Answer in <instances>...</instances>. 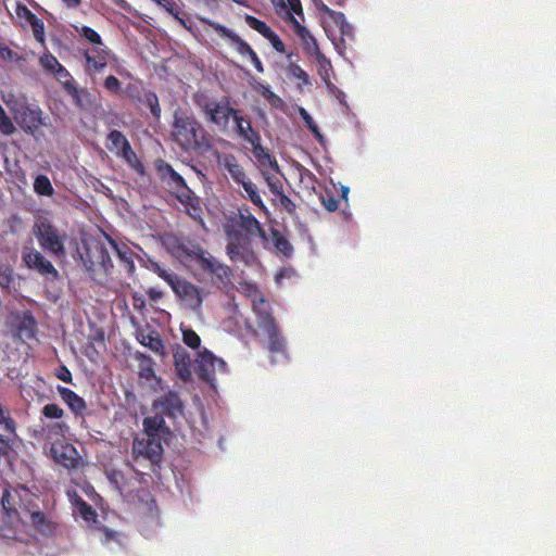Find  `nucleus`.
Returning <instances> with one entry per match:
<instances>
[{
    "mask_svg": "<svg viewBox=\"0 0 556 556\" xmlns=\"http://www.w3.org/2000/svg\"><path fill=\"white\" fill-rule=\"evenodd\" d=\"M174 293L184 302L185 306L197 312L201 308L204 292L191 282L180 279L173 289Z\"/></svg>",
    "mask_w": 556,
    "mask_h": 556,
    "instance_id": "13",
    "label": "nucleus"
},
{
    "mask_svg": "<svg viewBox=\"0 0 556 556\" xmlns=\"http://www.w3.org/2000/svg\"><path fill=\"white\" fill-rule=\"evenodd\" d=\"M161 279H163L170 288L174 289V286L178 283V281L181 279L176 274H174L172 270L167 268H163L161 274L159 275Z\"/></svg>",
    "mask_w": 556,
    "mask_h": 556,
    "instance_id": "49",
    "label": "nucleus"
},
{
    "mask_svg": "<svg viewBox=\"0 0 556 556\" xmlns=\"http://www.w3.org/2000/svg\"><path fill=\"white\" fill-rule=\"evenodd\" d=\"M137 340L139 343L153 353L164 356L165 355V346L163 341L161 340L159 333L155 330L150 329H140L137 331Z\"/></svg>",
    "mask_w": 556,
    "mask_h": 556,
    "instance_id": "27",
    "label": "nucleus"
},
{
    "mask_svg": "<svg viewBox=\"0 0 556 556\" xmlns=\"http://www.w3.org/2000/svg\"><path fill=\"white\" fill-rule=\"evenodd\" d=\"M299 113L301 115V117L303 118V121L305 122L306 126L317 136H320L319 131H318V127L317 125L315 124L313 117L308 114V112L303 109V108H300L299 109Z\"/></svg>",
    "mask_w": 556,
    "mask_h": 556,
    "instance_id": "53",
    "label": "nucleus"
},
{
    "mask_svg": "<svg viewBox=\"0 0 556 556\" xmlns=\"http://www.w3.org/2000/svg\"><path fill=\"white\" fill-rule=\"evenodd\" d=\"M175 369L177 376L184 380L188 381L191 378V366H190V357L186 353L185 350L178 349L174 354Z\"/></svg>",
    "mask_w": 556,
    "mask_h": 556,
    "instance_id": "29",
    "label": "nucleus"
},
{
    "mask_svg": "<svg viewBox=\"0 0 556 556\" xmlns=\"http://www.w3.org/2000/svg\"><path fill=\"white\" fill-rule=\"evenodd\" d=\"M146 102L149 105L152 115L154 117L159 118L160 114H161V108H160V104H159L157 97L155 94H153V93H149L146 97Z\"/></svg>",
    "mask_w": 556,
    "mask_h": 556,
    "instance_id": "52",
    "label": "nucleus"
},
{
    "mask_svg": "<svg viewBox=\"0 0 556 556\" xmlns=\"http://www.w3.org/2000/svg\"><path fill=\"white\" fill-rule=\"evenodd\" d=\"M195 371L199 378L215 389L216 375L225 374L227 371V365L224 359L215 356L207 349H203L197 354Z\"/></svg>",
    "mask_w": 556,
    "mask_h": 556,
    "instance_id": "8",
    "label": "nucleus"
},
{
    "mask_svg": "<svg viewBox=\"0 0 556 556\" xmlns=\"http://www.w3.org/2000/svg\"><path fill=\"white\" fill-rule=\"evenodd\" d=\"M239 291L252 302L253 309L258 317V324L268 338L267 348L271 354L273 363L285 361L287 358L285 342L278 334L264 296L261 294L256 286L250 282L240 283Z\"/></svg>",
    "mask_w": 556,
    "mask_h": 556,
    "instance_id": "1",
    "label": "nucleus"
},
{
    "mask_svg": "<svg viewBox=\"0 0 556 556\" xmlns=\"http://www.w3.org/2000/svg\"><path fill=\"white\" fill-rule=\"evenodd\" d=\"M264 177H265L268 188L270 189V191L274 194L280 195L281 193H283L281 182L277 176L267 175L264 173Z\"/></svg>",
    "mask_w": 556,
    "mask_h": 556,
    "instance_id": "48",
    "label": "nucleus"
},
{
    "mask_svg": "<svg viewBox=\"0 0 556 556\" xmlns=\"http://www.w3.org/2000/svg\"><path fill=\"white\" fill-rule=\"evenodd\" d=\"M56 376L60 380L66 383L72 382V374L65 366L59 368Z\"/></svg>",
    "mask_w": 556,
    "mask_h": 556,
    "instance_id": "61",
    "label": "nucleus"
},
{
    "mask_svg": "<svg viewBox=\"0 0 556 556\" xmlns=\"http://www.w3.org/2000/svg\"><path fill=\"white\" fill-rule=\"evenodd\" d=\"M83 54L86 61L85 71L88 74L102 72L113 58L112 52L104 43L91 46L90 48L85 49Z\"/></svg>",
    "mask_w": 556,
    "mask_h": 556,
    "instance_id": "11",
    "label": "nucleus"
},
{
    "mask_svg": "<svg viewBox=\"0 0 556 556\" xmlns=\"http://www.w3.org/2000/svg\"><path fill=\"white\" fill-rule=\"evenodd\" d=\"M324 11L327 13L329 18L336 24V26L339 28L341 38H340V45L337 43V49L342 54L343 53V43H344V37L352 38L354 35V28L353 26L348 22L345 15L342 12H338L334 10L329 9L328 7L324 8Z\"/></svg>",
    "mask_w": 556,
    "mask_h": 556,
    "instance_id": "24",
    "label": "nucleus"
},
{
    "mask_svg": "<svg viewBox=\"0 0 556 556\" xmlns=\"http://www.w3.org/2000/svg\"><path fill=\"white\" fill-rule=\"evenodd\" d=\"M244 21L249 27L256 30L258 34H261L264 38H267L270 33H273V29L267 26L264 22L257 20L256 17L245 14Z\"/></svg>",
    "mask_w": 556,
    "mask_h": 556,
    "instance_id": "38",
    "label": "nucleus"
},
{
    "mask_svg": "<svg viewBox=\"0 0 556 556\" xmlns=\"http://www.w3.org/2000/svg\"><path fill=\"white\" fill-rule=\"evenodd\" d=\"M227 247L229 260L237 266H252L256 263V256L251 248V240L232 227H226Z\"/></svg>",
    "mask_w": 556,
    "mask_h": 556,
    "instance_id": "5",
    "label": "nucleus"
},
{
    "mask_svg": "<svg viewBox=\"0 0 556 556\" xmlns=\"http://www.w3.org/2000/svg\"><path fill=\"white\" fill-rule=\"evenodd\" d=\"M104 88L113 93H116L121 89V83L115 76H108L103 81Z\"/></svg>",
    "mask_w": 556,
    "mask_h": 556,
    "instance_id": "57",
    "label": "nucleus"
},
{
    "mask_svg": "<svg viewBox=\"0 0 556 556\" xmlns=\"http://www.w3.org/2000/svg\"><path fill=\"white\" fill-rule=\"evenodd\" d=\"M290 24L292 25L293 31L301 40V45L305 53L329 65V60L320 52L317 41L309 30L301 25L294 16L290 17Z\"/></svg>",
    "mask_w": 556,
    "mask_h": 556,
    "instance_id": "14",
    "label": "nucleus"
},
{
    "mask_svg": "<svg viewBox=\"0 0 556 556\" xmlns=\"http://www.w3.org/2000/svg\"><path fill=\"white\" fill-rule=\"evenodd\" d=\"M197 104L201 112L204 114L207 122L216 125L220 129H226L229 119L233 118V115L238 110L230 106L228 98L222 100H211L204 96L197 98Z\"/></svg>",
    "mask_w": 556,
    "mask_h": 556,
    "instance_id": "6",
    "label": "nucleus"
},
{
    "mask_svg": "<svg viewBox=\"0 0 556 556\" xmlns=\"http://www.w3.org/2000/svg\"><path fill=\"white\" fill-rule=\"evenodd\" d=\"M34 189L38 194L41 195H51L53 193L52 185L49 178L45 175H39L36 177Z\"/></svg>",
    "mask_w": 556,
    "mask_h": 556,
    "instance_id": "40",
    "label": "nucleus"
},
{
    "mask_svg": "<svg viewBox=\"0 0 556 556\" xmlns=\"http://www.w3.org/2000/svg\"><path fill=\"white\" fill-rule=\"evenodd\" d=\"M24 514L28 522L34 526L41 534L50 535L54 531L53 523L40 511L38 507L28 505L24 507Z\"/></svg>",
    "mask_w": 556,
    "mask_h": 556,
    "instance_id": "22",
    "label": "nucleus"
},
{
    "mask_svg": "<svg viewBox=\"0 0 556 556\" xmlns=\"http://www.w3.org/2000/svg\"><path fill=\"white\" fill-rule=\"evenodd\" d=\"M23 261L28 268L35 269L41 275L58 276V270L39 251L33 248H26L23 251Z\"/></svg>",
    "mask_w": 556,
    "mask_h": 556,
    "instance_id": "15",
    "label": "nucleus"
},
{
    "mask_svg": "<svg viewBox=\"0 0 556 556\" xmlns=\"http://www.w3.org/2000/svg\"><path fill=\"white\" fill-rule=\"evenodd\" d=\"M257 92L263 97L265 98L266 100L271 97V93H274L271 91V89L268 87V86H265V85H258L257 88H256Z\"/></svg>",
    "mask_w": 556,
    "mask_h": 556,
    "instance_id": "64",
    "label": "nucleus"
},
{
    "mask_svg": "<svg viewBox=\"0 0 556 556\" xmlns=\"http://www.w3.org/2000/svg\"><path fill=\"white\" fill-rule=\"evenodd\" d=\"M68 426L63 421L48 424L41 428V437L47 444H59L62 439L68 434Z\"/></svg>",
    "mask_w": 556,
    "mask_h": 556,
    "instance_id": "26",
    "label": "nucleus"
},
{
    "mask_svg": "<svg viewBox=\"0 0 556 556\" xmlns=\"http://www.w3.org/2000/svg\"><path fill=\"white\" fill-rule=\"evenodd\" d=\"M262 138L261 136L257 138V140L254 142V141H251L249 144H251L252 147V152H253V155L254 157L260 161L261 159H263L266 153H268V151L262 147Z\"/></svg>",
    "mask_w": 556,
    "mask_h": 556,
    "instance_id": "54",
    "label": "nucleus"
},
{
    "mask_svg": "<svg viewBox=\"0 0 556 556\" xmlns=\"http://www.w3.org/2000/svg\"><path fill=\"white\" fill-rule=\"evenodd\" d=\"M278 197H279L280 205L289 213H292L295 208V204L283 193H281Z\"/></svg>",
    "mask_w": 556,
    "mask_h": 556,
    "instance_id": "60",
    "label": "nucleus"
},
{
    "mask_svg": "<svg viewBox=\"0 0 556 556\" xmlns=\"http://www.w3.org/2000/svg\"><path fill=\"white\" fill-rule=\"evenodd\" d=\"M24 514L28 522L34 526L41 534L50 535L54 531L53 523L40 511L38 507L28 505L24 507Z\"/></svg>",
    "mask_w": 556,
    "mask_h": 556,
    "instance_id": "23",
    "label": "nucleus"
},
{
    "mask_svg": "<svg viewBox=\"0 0 556 556\" xmlns=\"http://www.w3.org/2000/svg\"><path fill=\"white\" fill-rule=\"evenodd\" d=\"M153 409L157 414L176 418L182 414V402L176 392L169 391L153 402Z\"/></svg>",
    "mask_w": 556,
    "mask_h": 556,
    "instance_id": "16",
    "label": "nucleus"
},
{
    "mask_svg": "<svg viewBox=\"0 0 556 556\" xmlns=\"http://www.w3.org/2000/svg\"><path fill=\"white\" fill-rule=\"evenodd\" d=\"M159 169L163 177L169 178L170 181H173L176 186H185L184 178L178 173H176L170 165L162 164L160 165Z\"/></svg>",
    "mask_w": 556,
    "mask_h": 556,
    "instance_id": "44",
    "label": "nucleus"
},
{
    "mask_svg": "<svg viewBox=\"0 0 556 556\" xmlns=\"http://www.w3.org/2000/svg\"><path fill=\"white\" fill-rule=\"evenodd\" d=\"M42 415L50 419H61L64 412L56 404H47L42 408Z\"/></svg>",
    "mask_w": 556,
    "mask_h": 556,
    "instance_id": "47",
    "label": "nucleus"
},
{
    "mask_svg": "<svg viewBox=\"0 0 556 556\" xmlns=\"http://www.w3.org/2000/svg\"><path fill=\"white\" fill-rule=\"evenodd\" d=\"M2 101L5 103V105L9 108V110L13 113L14 116L18 114V112H21V110L27 103V100L23 94L15 96L13 93H4L2 96Z\"/></svg>",
    "mask_w": 556,
    "mask_h": 556,
    "instance_id": "36",
    "label": "nucleus"
},
{
    "mask_svg": "<svg viewBox=\"0 0 556 556\" xmlns=\"http://www.w3.org/2000/svg\"><path fill=\"white\" fill-rule=\"evenodd\" d=\"M203 21L214 28L220 37L228 39L230 43L235 46L237 52L242 56H249L254 51L250 45L240 38L233 30L213 21Z\"/></svg>",
    "mask_w": 556,
    "mask_h": 556,
    "instance_id": "18",
    "label": "nucleus"
},
{
    "mask_svg": "<svg viewBox=\"0 0 556 556\" xmlns=\"http://www.w3.org/2000/svg\"><path fill=\"white\" fill-rule=\"evenodd\" d=\"M240 186H242L243 190L245 191L249 200L255 204L256 206H258L261 210L263 211H266V206L258 193V190L256 188V186L248 178H244L243 179V182H240L239 184Z\"/></svg>",
    "mask_w": 556,
    "mask_h": 556,
    "instance_id": "34",
    "label": "nucleus"
},
{
    "mask_svg": "<svg viewBox=\"0 0 556 556\" xmlns=\"http://www.w3.org/2000/svg\"><path fill=\"white\" fill-rule=\"evenodd\" d=\"M266 39L270 42V45L273 46V48L276 51H278V52L285 51V43L274 31L270 33Z\"/></svg>",
    "mask_w": 556,
    "mask_h": 556,
    "instance_id": "58",
    "label": "nucleus"
},
{
    "mask_svg": "<svg viewBox=\"0 0 556 556\" xmlns=\"http://www.w3.org/2000/svg\"><path fill=\"white\" fill-rule=\"evenodd\" d=\"M110 243L119 257L121 262L124 264L126 271L132 274L135 270V263L131 249L127 244H119L113 240H110Z\"/></svg>",
    "mask_w": 556,
    "mask_h": 556,
    "instance_id": "31",
    "label": "nucleus"
},
{
    "mask_svg": "<svg viewBox=\"0 0 556 556\" xmlns=\"http://www.w3.org/2000/svg\"><path fill=\"white\" fill-rule=\"evenodd\" d=\"M31 26H33L34 37L36 38V40L39 41V42H43L45 41V26H43V23L41 21H39L38 18L33 16Z\"/></svg>",
    "mask_w": 556,
    "mask_h": 556,
    "instance_id": "50",
    "label": "nucleus"
},
{
    "mask_svg": "<svg viewBox=\"0 0 556 556\" xmlns=\"http://www.w3.org/2000/svg\"><path fill=\"white\" fill-rule=\"evenodd\" d=\"M286 9H289L287 11L289 21L290 17L293 16V14L303 15V10L300 0H286Z\"/></svg>",
    "mask_w": 556,
    "mask_h": 556,
    "instance_id": "51",
    "label": "nucleus"
},
{
    "mask_svg": "<svg viewBox=\"0 0 556 556\" xmlns=\"http://www.w3.org/2000/svg\"><path fill=\"white\" fill-rule=\"evenodd\" d=\"M42 111L38 105L26 103L24 108L14 116L25 131L33 134L42 122Z\"/></svg>",
    "mask_w": 556,
    "mask_h": 556,
    "instance_id": "17",
    "label": "nucleus"
},
{
    "mask_svg": "<svg viewBox=\"0 0 556 556\" xmlns=\"http://www.w3.org/2000/svg\"><path fill=\"white\" fill-rule=\"evenodd\" d=\"M12 281V269L9 266H0V286L7 288Z\"/></svg>",
    "mask_w": 556,
    "mask_h": 556,
    "instance_id": "55",
    "label": "nucleus"
},
{
    "mask_svg": "<svg viewBox=\"0 0 556 556\" xmlns=\"http://www.w3.org/2000/svg\"><path fill=\"white\" fill-rule=\"evenodd\" d=\"M273 237H274V244H275L276 249L286 256L291 255L293 249H292L291 244L289 243V241L277 231H275L273 233Z\"/></svg>",
    "mask_w": 556,
    "mask_h": 556,
    "instance_id": "43",
    "label": "nucleus"
},
{
    "mask_svg": "<svg viewBox=\"0 0 556 556\" xmlns=\"http://www.w3.org/2000/svg\"><path fill=\"white\" fill-rule=\"evenodd\" d=\"M174 253L177 257L190 256L198 258L201 267L204 270L210 271L220 283H227L230 281V268L227 265L220 263L210 253L204 252L199 245L180 242L177 247V251Z\"/></svg>",
    "mask_w": 556,
    "mask_h": 556,
    "instance_id": "4",
    "label": "nucleus"
},
{
    "mask_svg": "<svg viewBox=\"0 0 556 556\" xmlns=\"http://www.w3.org/2000/svg\"><path fill=\"white\" fill-rule=\"evenodd\" d=\"M76 31L80 37H84L91 46H98L103 43L100 35L88 26H76Z\"/></svg>",
    "mask_w": 556,
    "mask_h": 556,
    "instance_id": "41",
    "label": "nucleus"
},
{
    "mask_svg": "<svg viewBox=\"0 0 556 556\" xmlns=\"http://www.w3.org/2000/svg\"><path fill=\"white\" fill-rule=\"evenodd\" d=\"M226 227H232L233 229L240 228L244 231L243 237L253 239L260 237L266 240L265 232L261 227L260 222L251 214L248 208H240L238 214L226 225Z\"/></svg>",
    "mask_w": 556,
    "mask_h": 556,
    "instance_id": "10",
    "label": "nucleus"
},
{
    "mask_svg": "<svg viewBox=\"0 0 556 556\" xmlns=\"http://www.w3.org/2000/svg\"><path fill=\"white\" fill-rule=\"evenodd\" d=\"M217 165L220 169L227 170L229 176L236 184L243 182L247 175L242 166L238 163L237 159L232 154L218 153L216 156Z\"/></svg>",
    "mask_w": 556,
    "mask_h": 556,
    "instance_id": "21",
    "label": "nucleus"
},
{
    "mask_svg": "<svg viewBox=\"0 0 556 556\" xmlns=\"http://www.w3.org/2000/svg\"><path fill=\"white\" fill-rule=\"evenodd\" d=\"M59 393L64 402L67 403L70 408L75 413H81L86 408L85 401L78 396L74 391L67 388H59Z\"/></svg>",
    "mask_w": 556,
    "mask_h": 556,
    "instance_id": "32",
    "label": "nucleus"
},
{
    "mask_svg": "<svg viewBox=\"0 0 556 556\" xmlns=\"http://www.w3.org/2000/svg\"><path fill=\"white\" fill-rule=\"evenodd\" d=\"M0 427L12 438H16L15 422L9 412L0 404Z\"/></svg>",
    "mask_w": 556,
    "mask_h": 556,
    "instance_id": "39",
    "label": "nucleus"
},
{
    "mask_svg": "<svg viewBox=\"0 0 556 556\" xmlns=\"http://www.w3.org/2000/svg\"><path fill=\"white\" fill-rule=\"evenodd\" d=\"M21 497L17 490L5 488L1 495V505L7 514L16 513V498Z\"/></svg>",
    "mask_w": 556,
    "mask_h": 556,
    "instance_id": "33",
    "label": "nucleus"
},
{
    "mask_svg": "<svg viewBox=\"0 0 556 556\" xmlns=\"http://www.w3.org/2000/svg\"><path fill=\"white\" fill-rule=\"evenodd\" d=\"M53 76L63 86V88L76 100L77 104H79L80 103V100H79L80 91L75 86L74 79H73L71 73L64 66H61L53 74ZM81 92H84V90H81Z\"/></svg>",
    "mask_w": 556,
    "mask_h": 556,
    "instance_id": "30",
    "label": "nucleus"
},
{
    "mask_svg": "<svg viewBox=\"0 0 556 556\" xmlns=\"http://www.w3.org/2000/svg\"><path fill=\"white\" fill-rule=\"evenodd\" d=\"M14 130H15V127H14L13 123L11 122V119L8 117L7 113L0 105V131L3 135H11L14 132Z\"/></svg>",
    "mask_w": 556,
    "mask_h": 556,
    "instance_id": "46",
    "label": "nucleus"
},
{
    "mask_svg": "<svg viewBox=\"0 0 556 556\" xmlns=\"http://www.w3.org/2000/svg\"><path fill=\"white\" fill-rule=\"evenodd\" d=\"M155 416L147 417L143 420L144 434L147 437L160 438L166 433L164 417L162 414L155 413Z\"/></svg>",
    "mask_w": 556,
    "mask_h": 556,
    "instance_id": "28",
    "label": "nucleus"
},
{
    "mask_svg": "<svg viewBox=\"0 0 556 556\" xmlns=\"http://www.w3.org/2000/svg\"><path fill=\"white\" fill-rule=\"evenodd\" d=\"M288 73L293 78L301 80L305 85H309V83H311L307 73L302 67H300L298 64L291 63L288 66Z\"/></svg>",
    "mask_w": 556,
    "mask_h": 556,
    "instance_id": "45",
    "label": "nucleus"
},
{
    "mask_svg": "<svg viewBox=\"0 0 556 556\" xmlns=\"http://www.w3.org/2000/svg\"><path fill=\"white\" fill-rule=\"evenodd\" d=\"M261 166L263 167H270L271 169H274L275 172L278 170V164H277V161L275 159L271 157V155L269 153H266V155L261 159L260 161H257Z\"/></svg>",
    "mask_w": 556,
    "mask_h": 556,
    "instance_id": "59",
    "label": "nucleus"
},
{
    "mask_svg": "<svg viewBox=\"0 0 556 556\" xmlns=\"http://www.w3.org/2000/svg\"><path fill=\"white\" fill-rule=\"evenodd\" d=\"M67 496L73 505V514L76 518L83 519L86 526L92 531V534L110 551L122 548L124 536L102 525L96 510L85 502L76 491H68Z\"/></svg>",
    "mask_w": 556,
    "mask_h": 556,
    "instance_id": "2",
    "label": "nucleus"
},
{
    "mask_svg": "<svg viewBox=\"0 0 556 556\" xmlns=\"http://www.w3.org/2000/svg\"><path fill=\"white\" fill-rule=\"evenodd\" d=\"M203 128L198 121L182 111L174 114L173 136L176 142L185 150H194L200 147Z\"/></svg>",
    "mask_w": 556,
    "mask_h": 556,
    "instance_id": "3",
    "label": "nucleus"
},
{
    "mask_svg": "<svg viewBox=\"0 0 556 556\" xmlns=\"http://www.w3.org/2000/svg\"><path fill=\"white\" fill-rule=\"evenodd\" d=\"M144 267L153 273H155L157 276L161 274L162 269L164 268L161 264L153 260H148V262L144 264Z\"/></svg>",
    "mask_w": 556,
    "mask_h": 556,
    "instance_id": "62",
    "label": "nucleus"
},
{
    "mask_svg": "<svg viewBox=\"0 0 556 556\" xmlns=\"http://www.w3.org/2000/svg\"><path fill=\"white\" fill-rule=\"evenodd\" d=\"M137 359L139 361V377L149 383L155 391L163 390L162 379L155 375L152 358L144 354H138Z\"/></svg>",
    "mask_w": 556,
    "mask_h": 556,
    "instance_id": "20",
    "label": "nucleus"
},
{
    "mask_svg": "<svg viewBox=\"0 0 556 556\" xmlns=\"http://www.w3.org/2000/svg\"><path fill=\"white\" fill-rule=\"evenodd\" d=\"M163 447L160 438L147 437L136 438L132 444V453L138 457L149 459L152 464L160 462Z\"/></svg>",
    "mask_w": 556,
    "mask_h": 556,
    "instance_id": "12",
    "label": "nucleus"
},
{
    "mask_svg": "<svg viewBox=\"0 0 556 556\" xmlns=\"http://www.w3.org/2000/svg\"><path fill=\"white\" fill-rule=\"evenodd\" d=\"M249 59L251 60L253 66L255 67V70L258 72V73H263L264 68H263V64L260 60V58L257 56V54L255 53V51H253L250 55H249Z\"/></svg>",
    "mask_w": 556,
    "mask_h": 556,
    "instance_id": "63",
    "label": "nucleus"
},
{
    "mask_svg": "<svg viewBox=\"0 0 556 556\" xmlns=\"http://www.w3.org/2000/svg\"><path fill=\"white\" fill-rule=\"evenodd\" d=\"M50 452L53 459L65 468H74L78 464L79 456L72 444H52Z\"/></svg>",
    "mask_w": 556,
    "mask_h": 556,
    "instance_id": "19",
    "label": "nucleus"
},
{
    "mask_svg": "<svg viewBox=\"0 0 556 556\" xmlns=\"http://www.w3.org/2000/svg\"><path fill=\"white\" fill-rule=\"evenodd\" d=\"M34 232L42 249L50 252L54 256L61 257L65 254L64 240L65 236L61 235L58 229L45 217L37 218Z\"/></svg>",
    "mask_w": 556,
    "mask_h": 556,
    "instance_id": "7",
    "label": "nucleus"
},
{
    "mask_svg": "<svg viewBox=\"0 0 556 556\" xmlns=\"http://www.w3.org/2000/svg\"><path fill=\"white\" fill-rule=\"evenodd\" d=\"M108 149L122 157L132 169L139 174H143V165L132 151L127 138L118 130H112L108 136Z\"/></svg>",
    "mask_w": 556,
    "mask_h": 556,
    "instance_id": "9",
    "label": "nucleus"
},
{
    "mask_svg": "<svg viewBox=\"0 0 556 556\" xmlns=\"http://www.w3.org/2000/svg\"><path fill=\"white\" fill-rule=\"evenodd\" d=\"M11 435H2L0 434V458L5 456L12 447L13 440Z\"/></svg>",
    "mask_w": 556,
    "mask_h": 556,
    "instance_id": "56",
    "label": "nucleus"
},
{
    "mask_svg": "<svg viewBox=\"0 0 556 556\" xmlns=\"http://www.w3.org/2000/svg\"><path fill=\"white\" fill-rule=\"evenodd\" d=\"M233 124H235V132L236 135L244 140L245 142L250 143L251 141H256L257 138L261 136L257 130H255L252 125L251 121L247 117H244L240 111H237V113L233 115Z\"/></svg>",
    "mask_w": 556,
    "mask_h": 556,
    "instance_id": "25",
    "label": "nucleus"
},
{
    "mask_svg": "<svg viewBox=\"0 0 556 556\" xmlns=\"http://www.w3.org/2000/svg\"><path fill=\"white\" fill-rule=\"evenodd\" d=\"M36 332V323L35 319L28 315L24 314L18 325V336L26 340L35 337Z\"/></svg>",
    "mask_w": 556,
    "mask_h": 556,
    "instance_id": "35",
    "label": "nucleus"
},
{
    "mask_svg": "<svg viewBox=\"0 0 556 556\" xmlns=\"http://www.w3.org/2000/svg\"><path fill=\"white\" fill-rule=\"evenodd\" d=\"M39 64L42 70L50 75H53L61 66H63L58 59L49 52H45L39 58Z\"/></svg>",
    "mask_w": 556,
    "mask_h": 556,
    "instance_id": "37",
    "label": "nucleus"
},
{
    "mask_svg": "<svg viewBox=\"0 0 556 556\" xmlns=\"http://www.w3.org/2000/svg\"><path fill=\"white\" fill-rule=\"evenodd\" d=\"M182 341L186 345L191 349H199L201 345V339L199 334L192 329L181 326Z\"/></svg>",
    "mask_w": 556,
    "mask_h": 556,
    "instance_id": "42",
    "label": "nucleus"
}]
</instances>
